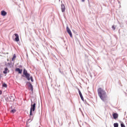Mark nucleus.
<instances>
[{
	"instance_id": "1",
	"label": "nucleus",
	"mask_w": 127,
	"mask_h": 127,
	"mask_svg": "<svg viewBox=\"0 0 127 127\" xmlns=\"http://www.w3.org/2000/svg\"><path fill=\"white\" fill-rule=\"evenodd\" d=\"M98 94L102 101H105L107 100V94L106 93V91L103 90L102 88H98Z\"/></svg>"
},
{
	"instance_id": "2",
	"label": "nucleus",
	"mask_w": 127,
	"mask_h": 127,
	"mask_svg": "<svg viewBox=\"0 0 127 127\" xmlns=\"http://www.w3.org/2000/svg\"><path fill=\"white\" fill-rule=\"evenodd\" d=\"M36 107V103H33L32 102L31 105V108L30 110V119H33V117H32V112H34L35 111V108Z\"/></svg>"
},
{
	"instance_id": "3",
	"label": "nucleus",
	"mask_w": 127,
	"mask_h": 127,
	"mask_svg": "<svg viewBox=\"0 0 127 127\" xmlns=\"http://www.w3.org/2000/svg\"><path fill=\"white\" fill-rule=\"evenodd\" d=\"M66 31L67 33L69 35L70 37H72L73 35H72V32H71V30H70V28H69V27H66Z\"/></svg>"
},
{
	"instance_id": "4",
	"label": "nucleus",
	"mask_w": 127,
	"mask_h": 127,
	"mask_svg": "<svg viewBox=\"0 0 127 127\" xmlns=\"http://www.w3.org/2000/svg\"><path fill=\"white\" fill-rule=\"evenodd\" d=\"M14 35L15 36L14 39L15 41H16V42H18V41H19V36L16 33L14 34Z\"/></svg>"
},
{
	"instance_id": "5",
	"label": "nucleus",
	"mask_w": 127,
	"mask_h": 127,
	"mask_svg": "<svg viewBox=\"0 0 127 127\" xmlns=\"http://www.w3.org/2000/svg\"><path fill=\"white\" fill-rule=\"evenodd\" d=\"M61 9H62V12H64V11H65V9H66V7H65V5H64V4H61Z\"/></svg>"
},
{
	"instance_id": "6",
	"label": "nucleus",
	"mask_w": 127,
	"mask_h": 127,
	"mask_svg": "<svg viewBox=\"0 0 127 127\" xmlns=\"http://www.w3.org/2000/svg\"><path fill=\"white\" fill-rule=\"evenodd\" d=\"M113 117L114 120H117V119H118V118H119V114H118L117 113H114L113 114Z\"/></svg>"
},
{
	"instance_id": "7",
	"label": "nucleus",
	"mask_w": 127,
	"mask_h": 127,
	"mask_svg": "<svg viewBox=\"0 0 127 127\" xmlns=\"http://www.w3.org/2000/svg\"><path fill=\"white\" fill-rule=\"evenodd\" d=\"M15 71L18 72L19 74H21L22 73V69H20L19 68H16Z\"/></svg>"
},
{
	"instance_id": "8",
	"label": "nucleus",
	"mask_w": 127,
	"mask_h": 127,
	"mask_svg": "<svg viewBox=\"0 0 127 127\" xmlns=\"http://www.w3.org/2000/svg\"><path fill=\"white\" fill-rule=\"evenodd\" d=\"M26 78H27V80L29 81L30 80V74L29 73H27V74L25 75Z\"/></svg>"
},
{
	"instance_id": "9",
	"label": "nucleus",
	"mask_w": 127,
	"mask_h": 127,
	"mask_svg": "<svg viewBox=\"0 0 127 127\" xmlns=\"http://www.w3.org/2000/svg\"><path fill=\"white\" fill-rule=\"evenodd\" d=\"M1 14L3 16H5V15H6V14H7V13L4 10H2L1 11Z\"/></svg>"
},
{
	"instance_id": "10",
	"label": "nucleus",
	"mask_w": 127,
	"mask_h": 127,
	"mask_svg": "<svg viewBox=\"0 0 127 127\" xmlns=\"http://www.w3.org/2000/svg\"><path fill=\"white\" fill-rule=\"evenodd\" d=\"M79 96L82 101H84V97H83V95H82V93H81V91H79Z\"/></svg>"
},
{
	"instance_id": "11",
	"label": "nucleus",
	"mask_w": 127,
	"mask_h": 127,
	"mask_svg": "<svg viewBox=\"0 0 127 127\" xmlns=\"http://www.w3.org/2000/svg\"><path fill=\"white\" fill-rule=\"evenodd\" d=\"M29 87L30 89H31V91H33V86H32V84H31V83H29Z\"/></svg>"
},
{
	"instance_id": "12",
	"label": "nucleus",
	"mask_w": 127,
	"mask_h": 127,
	"mask_svg": "<svg viewBox=\"0 0 127 127\" xmlns=\"http://www.w3.org/2000/svg\"><path fill=\"white\" fill-rule=\"evenodd\" d=\"M7 70H8V69L7 68V67H5V70L3 71V73L4 74H6V73H7Z\"/></svg>"
},
{
	"instance_id": "13",
	"label": "nucleus",
	"mask_w": 127,
	"mask_h": 127,
	"mask_svg": "<svg viewBox=\"0 0 127 127\" xmlns=\"http://www.w3.org/2000/svg\"><path fill=\"white\" fill-rule=\"evenodd\" d=\"M27 74H28V72H27V70H26L25 69H24L23 70V75H26Z\"/></svg>"
},
{
	"instance_id": "14",
	"label": "nucleus",
	"mask_w": 127,
	"mask_h": 127,
	"mask_svg": "<svg viewBox=\"0 0 127 127\" xmlns=\"http://www.w3.org/2000/svg\"><path fill=\"white\" fill-rule=\"evenodd\" d=\"M2 87L4 88H7V85L5 83H4L2 84Z\"/></svg>"
},
{
	"instance_id": "15",
	"label": "nucleus",
	"mask_w": 127,
	"mask_h": 127,
	"mask_svg": "<svg viewBox=\"0 0 127 127\" xmlns=\"http://www.w3.org/2000/svg\"><path fill=\"white\" fill-rule=\"evenodd\" d=\"M114 127H119V124H118V123H114Z\"/></svg>"
},
{
	"instance_id": "16",
	"label": "nucleus",
	"mask_w": 127,
	"mask_h": 127,
	"mask_svg": "<svg viewBox=\"0 0 127 127\" xmlns=\"http://www.w3.org/2000/svg\"><path fill=\"white\" fill-rule=\"evenodd\" d=\"M15 58H16V56H15V55H13V57L12 59V61H13V60H15Z\"/></svg>"
},
{
	"instance_id": "17",
	"label": "nucleus",
	"mask_w": 127,
	"mask_h": 127,
	"mask_svg": "<svg viewBox=\"0 0 127 127\" xmlns=\"http://www.w3.org/2000/svg\"><path fill=\"white\" fill-rule=\"evenodd\" d=\"M15 112H16V110L15 109H13L11 111V113H15Z\"/></svg>"
},
{
	"instance_id": "18",
	"label": "nucleus",
	"mask_w": 127,
	"mask_h": 127,
	"mask_svg": "<svg viewBox=\"0 0 127 127\" xmlns=\"http://www.w3.org/2000/svg\"><path fill=\"white\" fill-rule=\"evenodd\" d=\"M121 127H126V126H125V124L122 123L121 124Z\"/></svg>"
},
{
	"instance_id": "19",
	"label": "nucleus",
	"mask_w": 127,
	"mask_h": 127,
	"mask_svg": "<svg viewBox=\"0 0 127 127\" xmlns=\"http://www.w3.org/2000/svg\"><path fill=\"white\" fill-rule=\"evenodd\" d=\"M30 79L31 80V82H33V77H32V76L30 77Z\"/></svg>"
},
{
	"instance_id": "20",
	"label": "nucleus",
	"mask_w": 127,
	"mask_h": 127,
	"mask_svg": "<svg viewBox=\"0 0 127 127\" xmlns=\"http://www.w3.org/2000/svg\"><path fill=\"white\" fill-rule=\"evenodd\" d=\"M112 28L113 29H114V30H116V26H115V25L112 26Z\"/></svg>"
},
{
	"instance_id": "21",
	"label": "nucleus",
	"mask_w": 127,
	"mask_h": 127,
	"mask_svg": "<svg viewBox=\"0 0 127 127\" xmlns=\"http://www.w3.org/2000/svg\"><path fill=\"white\" fill-rule=\"evenodd\" d=\"M1 94H2V92L1 91V90H0V95H1Z\"/></svg>"
},
{
	"instance_id": "22",
	"label": "nucleus",
	"mask_w": 127,
	"mask_h": 127,
	"mask_svg": "<svg viewBox=\"0 0 127 127\" xmlns=\"http://www.w3.org/2000/svg\"><path fill=\"white\" fill-rule=\"evenodd\" d=\"M1 79V74L0 73V80Z\"/></svg>"
},
{
	"instance_id": "23",
	"label": "nucleus",
	"mask_w": 127,
	"mask_h": 127,
	"mask_svg": "<svg viewBox=\"0 0 127 127\" xmlns=\"http://www.w3.org/2000/svg\"><path fill=\"white\" fill-rule=\"evenodd\" d=\"M82 0V1H83V2L85 1V0Z\"/></svg>"
}]
</instances>
